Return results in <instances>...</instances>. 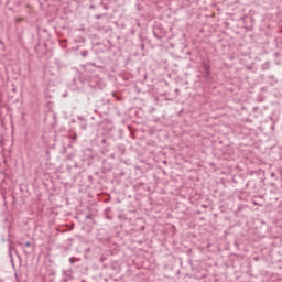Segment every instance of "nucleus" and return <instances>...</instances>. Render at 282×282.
<instances>
[{
	"label": "nucleus",
	"mask_w": 282,
	"mask_h": 282,
	"mask_svg": "<svg viewBox=\"0 0 282 282\" xmlns=\"http://www.w3.org/2000/svg\"><path fill=\"white\" fill-rule=\"evenodd\" d=\"M20 21H25V18H15V23H20Z\"/></svg>",
	"instance_id": "obj_1"
},
{
	"label": "nucleus",
	"mask_w": 282,
	"mask_h": 282,
	"mask_svg": "<svg viewBox=\"0 0 282 282\" xmlns=\"http://www.w3.org/2000/svg\"><path fill=\"white\" fill-rule=\"evenodd\" d=\"M69 261H70V263H74V258H70Z\"/></svg>",
	"instance_id": "obj_2"
},
{
	"label": "nucleus",
	"mask_w": 282,
	"mask_h": 282,
	"mask_svg": "<svg viewBox=\"0 0 282 282\" xmlns=\"http://www.w3.org/2000/svg\"><path fill=\"white\" fill-rule=\"evenodd\" d=\"M26 247L30 248V242H26Z\"/></svg>",
	"instance_id": "obj_3"
}]
</instances>
